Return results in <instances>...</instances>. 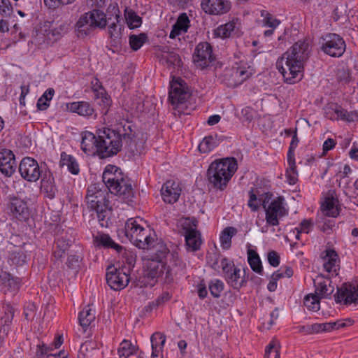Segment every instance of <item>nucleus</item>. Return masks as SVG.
Masks as SVG:
<instances>
[{"label":"nucleus","mask_w":358,"mask_h":358,"mask_svg":"<svg viewBox=\"0 0 358 358\" xmlns=\"http://www.w3.org/2000/svg\"><path fill=\"white\" fill-rule=\"evenodd\" d=\"M190 20L186 13L179 15L176 24L173 26L169 37L174 38L182 33L187 31L189 27Z\"/></svg>","instance_id":"nucleus-28"},{"label":"nucleus","mask_w":358,"mask_h":358,"mask_svg":"<svg viewBox=\"0 0 358 358\" xmlns=\"http://www.w3.org/2000/svg\"><path fill=\"white\" fill-rule=\"evenodd\" d=\"M85 202L87 208L93 213L92 215L96 214L100 225L107 227L110 207L106 189L99 183L90 185L87 190Z\"/></svg>","instance_id":"nucleus-4"},{"label":"nucleus","mask_w":358,"mask_h":358,"mask_svg":"<svg viewBox=\"0 0 358 358\" xmlns=\"http://www.w3.org/2000/svg\"><path fill=\"white\" fill-rule=\"evenodd\" d=\"M59 163L62 166H66L68 171L73 175H78L80 172L79 164L76 158L65 152H61Z\"/></svg>","instance_id":"nucleus-33"},{"label":"nucleus","mask_w":358,"mask_h":358,"mask_svg":"<svg viewBox=\"0 0 358 358\" xmlns=\"http://www.w3.org/2000/svg\"><path fill=\"white\" fill-rule=\"evenodd\" d=\"M169 250L164 243L155 246V252L145 261V276L150 280L148 285L152 287L159 280H167L171 277V269L167 265Z\"/></svg>","instance_id":"nucleus-2"},{"label":"nucleus","mask_w":358,"mask_h":358,"mask_svg":"<svg viewBox=\"0 0 358 358\" xmlns=\"http://www.w3.org/2000/svg\"><path fill=\"white\" fill-rule=\"evenodd\" d=\"M201 6L208 15H222L231 10V3L229 0H202Z\"/></svg>","instance_id":"nucleus-18"},{"label":"nucleus","mask_w":358,"mask_h":358,"mask_svg":"<svg viewBox=\"0 0 358 358\" xmlns=\"http://www.w3.org/2000/svg\"><path fill=\"white\" fill-rule=\"evenodd\" d=\"M150 341L151 358H163V348L166 342V336L159 332H156L152 335Z\"/></svg>","instance_id":"nucleus-26"},{"label":"nucleus","mask_w":358,"mask_h":358,"mask_svg":"<svg viewBox=\"0 0 358 358\" xmlns=\"http://www.w3.org/2000/svg\"><path fill=\"white\" fill-rule=\"evenodd\" d=\"M19 171L22 178L28 182H34L43 176L38 162L31 157H24L19 165Z\"/></svg>","instance_id":"nucleus-13"},{"label":"nucleus","mask_w":358,"mask_h":358,"mask_svg":"<svg viewBox=\"0 0 358 358\" xmlns=\"http://www.w3.org/2000/svg\"><path fill=\"white\" fill-rule=\"evenodd\" d=\"M337 204V199L334 198L333 196H327L322 203V211L327 216L335 217L339 214Z\"/></svg>","instance_id":"nucleus-31"},{"label":"nucleus","mask_w":358,"mask_h":358,"mask_svg":"<svg viewBox=\"0 0 358 358\" xmlns=\"http://www.w3.org/2000/svg\"><path fill=\"white\" fill-rule=\"evenodd\" d=\"M124 16L128 27L131 29L138 28L141 25L142 19L133 10L126 8Z\"/></svg>","instance_id":"nucleus-41"},{"label":"nucleus","mask_w":358,"mask_h":358,"mask_svg":"<svg viewBox=\"0 0 358 358\" xmlns=\"http://www.w3.org/2000/svg\"><path fill=\"white\" fill-rule=\"evenodd\" d=\"M241 117L243 120L251 122L254 117V110L250 107H245L241 110Z\"/></svg>","instance_id":"nucleus-61"},{"label":"nucleus","mask_w":358,"mask_h":358,"mask_svg":"<svg viewBox=\"0 0 358 358\" xmlns=\"http://www.w3.org/2000/svg\"><path fill=\"white\" fill-rule=\"evenodd\" d=\"M66 109L71 113L88 118H95L96 114L94 106L88 101H80L66 103Z\"/></svg>","instance_id":"nucleus-23"},{"label":"nucleus","mask_w":358,"mask_h":358,"mask_svg":"<svg viewBox=\"0 0 358 358\" xmlns=\"http://www.w3.org/2000/svg\"><path fill=\"white\" fill-rule=\"evenodd\" d=\"M237 233V229L233 227H226L220 234V241L224 250H229L231 245V239Z\"/></svg>","instance_id":"nucleus-36"},{"label":"nucleus","mask_w":358,"mask_h":358,"mask_svg":"<svg viewBox=\"0 0 358 358\" xmlns=\"http://www.w3.org/2000/svg\"><path fill=\"white\" fill-rule=\"evenodd\" d=\"M81 136V150L88 155H98V136L89 131L82 132Z\"/></svg>","instance_id":"nucleus-24"},{"label":"nucleus","mask_w":358,"mask_h":358,"mask_svg":"<svg viewBox=\"0 0 358 358\" xmlns=\"http://www.w3.org/2000/svg\"><path fill=\"white\" fill-rule=\"evenodd\" d=\"M346 45L343 38L336 34H328L323 37L322 50L327 55L340 57L345 51Z\"/></svg>","instance_id":"nucleus-11"},{"label":"nucleus","mask_w":358,"mask_h":358,"mask_svg":"<svg viewBox=\"0 0 358 358\" xmlns=\"http://www.w3.org/2000/svg\"><path fill=\"white\" fill-rule=\"evenodd\" d=\"M185 241L187 250L191 252L200 250L203 243L199 231L192 227L185 229Z\"/></svg>","instance_id":"nucleus-25"},{"label":"nucleus","mask_w":358,"mask_h":358,"mask_svg":"<svg viewBox=\"0 0 358 358\" xmlns=\"http://www.w3.org/2000/svg\"><path fill=\"white\" fill-rule=\"evenodd\" d=\"M334 297L337 303H343L345 305L356 303L358 301V284H343L338 288Z\"/></svg>","instance_id":"nucleus-17"},{"label":"nucleus","mask_w":358,"mask_h":358,"mask_svg":"<svg viewBox=\"0 0 358 358\" xmlns=\"http://www.w3.org/2000/svg\"><path fill=\"white\" fill-rule=\"evenodd\" d=\"M217 135L206 136L199 145V150L202 153H208L219 145Z\"/></svg>","instance_id":"nucleus-38"},{"label":"nucleus","mask_w":358,"mask_h":358,"mask_svg":"<svg viewBox=\"0 0 358 358\" xmlns=\"http://www.w3.org/2000/svg\"><path fill=\"white\" fill-rule=\"evenodd\" d=\"M73 241L65 237H61L55 241V248L54 249L53 255L55 259H62L66 252L69 250L70 247L73 245Z\"/></svg>","instance_id":"nucleus-32"},{"label":"nucleus","mask_w":358,"mask_h":358,"mask_svg":"<svg viewBox=\"0 0 358 358\" xmlns=\"http://www.w3.org/2000/svg\"><path fill=\"white\" fill-rule=\"evenodd\" d=\"M320 298L317 294L307 295L304 298V306L310 310L317 311L320 306Z\"/></svg>","instance_id":"nucleus-45"},{"label":"nucleus","mask_w":358,"mask_h":358,"mask_svg":"<svg viewBox=\"0 0 358 358\" xmlns=\"http://www.w3.org/2000/svg\"><path fill=\"white\" fill-rule=\"evenodd\" d=\"M267 259L268 264L273 267H277L280 264V256L278 252L274 250L268 252Z\"/></svg>","instance_id":"nucleus-59"},{"label":"nucleus","mask_w":358,"mask_h":358,"mask_svg":"<svg viewBox=\"0 0 358 358\" xmlns=\"http://www.w3.org/2000/svg\"><path fill=\"white\" fill-rule=\"evenodd\" d=\"M248 262L251 269L254 272L259 275L263 274L262 261L258 253L255 250L252 249H249L248 250Z\"/></svg>","instance_id":"nucleus-35"},{"label":"nucleus","mask_w":358,"mask_h":358,"mask_svg":"<svg viewBox=\"0 0 358 358\" xmlns=\"http://www.w3.org/2000/svg\"><path fill=\"white\" fill-rule=\"evenodd\" d=\"M108 285L114 290H120L124 288L129 282V275L124 268L108 266L106 273Z\"/></svg>","instance_id":"nucleus-16"},{"label":"nucleus","mask_w":358,"mask_h":358,"mask_svg":"<svg viewBox=\"0 0 358 358\" xmlns=\"http://www.w3.org/2000/svg\"><path fill=\"white\" fill-rule=\"evenodd\" d=\"M237 22L235 20L229 21L224 24L219 26L214 30V35L216 37L226 38L231 36L236 27Z\"/></svg>","instance_id":"nucleus-37"},{"label":"nucleus","mask_w":358,"mask_h":358,"mask_svg":"<svg viewBox=\"0 0 358 358\" xmlns=\"http://www.w3.org/2000/svg\"><path fill=\"white\" fill-rule=\"evenodd\" d=\"M116 22H113L108 25V31L110 39V44L113 46L117 47L121 44L122 38V28L118 24L120 21L119 15H115Z\"/></svg>","instance_id":"nucleus-30"},{"label":"nucleus","mask_w":358,"mask_h":358,"mask_svg":"<svg viewBox=\"0 0 358 358\" xmlns=\"http://www.w3.org/2000/svg\"><path fill=\"white\" fill-rule=\"evenodd\" d=\"M224 289V283L222 280L219 279H215L214 280H211L209 284V289L210 294L215 298H218L220 296L221 292Z\"/></svg>","instance_id":"nucleus-49"},{"label":"nucleus","mask_w":358,"mask_h":358,"mask_svg":"<svg viewBox=\"0 0 358 358\" xmlns=\"http://www.w3.org/2000/svg\"><path fill=\"white\" fill-rule=\"evenodd\" d=\"M98 156L107 158L116 155L122 146V136L113 129L103 127L97 129Z\"/></svg>","instance_id":"nucleus-7"},{"label":"nucleus","mask_w":358,"mask_h":358,"mask_svg":"<svg viewBox=\"0 0 358 358\" xmlns=\"http://www.w3.org/2000/svg\"><path fill=\"white\" fill-rule=\"evenodd\" d=\"M220 255L217 252L208 253L206 259L208 264L215 271L221 268Z\"/></svg>","instance_id":"nucleus-52"},{"label":"nucleus","mask_w":358,"mask_h":358,"mask_svg":"<svg viewBox=\"0 0 358 358\" xmlns=\"http://www.w3.org/2000/svg\"><path fill=\"white\" fill-rule=\"evenodd\" d=\"M338 120H342L346 122H353L358 120V113L357 111H348L341 106L340 107Z\"/></svg>","instance_id":"nucleus-47"},{"label":"nucleus","mask_w":358,"mask_h":358,"mask_svg":"<svg viewBox=\"0 0 358 358\" xmlns=\"http://www.w3.org/2000/svg\"><path fill=\"white\" fill-rule=\"evenodd\" d=\"M261 16L263 17V24L265 27L275 29L280 24V20L274 17L271 14L263 10L261 11Z\"/></svg>","instance_id":"nucleus-48"},{"label":"nucleus","mask_w":358,"mask_h":358,"mask_svg":"<svg viewBox=\"0 0 358 358\" xmlns=\"http://www.w3.org/2000/svg\"><path fill=\"white\" fill-rule=\"evenodd\" d=\"M55 94L53 88L47 89L43 95L38 99L36 106L40 110H46L50 106V101Z\"/></svg>","instance_id":"nucleus-42"},{"label":"nucleus","mask_w":358,"mask_h":358,"mask_svg":"<svg viewBox=\"0 0 358 358\" xmlns=\"http://www.w3.org/2000/svg\"><path fill=\"white\" fill-rule=\"evenodd\" d=\"M336 145V142L334 139L328 138L327 140H325L322 145L323 153H327L328 151L334 149Z\"/></svg>","instance_id":"nucleus-64"},{"label":"nucleus","mask_w":358,"mask_h":358,"mask_svg":"<svg viewBox=\"0 0 358 358\" xmlns=\"http://www.w3.org/2000/svg\"><path fill=\"white\" fill-rule=\"evenodd\" d=\"M26 255L22 250L12 252L10 259L13 264L22 266L26 262Z\"/></svg>","instance_id":"nucleus-54"},{"label":"nucleus","mask_w":358,"mask_h":358,"mask_svg":"<svg viewBox=\"0 0 358 358\" xmlns=\"http://www.w3.org/2000/svg\"><path fill=\"white\" fill-rule=\"evenodd\" d=\"M148 41V36L145 33H141L138 35L131 34L129 38L130 48L134 51L138 50L144 43Z\"/></svg>","instance_id":"nucleus-43"},{"label":"nucleus","mask_w":358,"mask_h":358,"mask_svg":"<svg viewBox=\"0 0 358 358\" xmlns=\"http://www.w3.org/2000/svg\"><path fill=\"white\" fill-rule=\"evenodd\" d=\"M288 167L286 169V181L289 185H295L298 181V171L296 170V161L293 159H287Z\"/></svg>","instance_id":"nucleus-40"},{"label":"nucleus","mask_w":358,"mask_h":358,"mask_svg":"<svg viewBox=\"0 0 358 358\" xmlns=\"http://www.w3.org/2000/svg\"><path fill=\"white\" fill-rule=\"evenodd\" d=\"M102 180L106 189L111 194L116 195L124 202L131 201L134 196L131 182L124 176L119 167L111 164L107 165L103 171Z\"/></svg>","instance_id":"nucleus-3"},{"label":"nucleus","mask_w":358,"mask_h":358,"mask_svg":"<svg viewBox=\"0 0 358 358\" xmlns=\"http://www.w3.org/2000/svg\"><path fill=\"white\" fill-rule=\"evenodd\" d=\"M106 22L105 13L94 9L80 15L76 24L75 30L78 38H85L91 34L95 28H105Z\"/></svg>","instance_id":"nucleus-8"},{"label":"nucleus","mask_w":358,"mask_h":358,"mask_svg":"<svg viewBox=\"0 0 358 358\" xmlns=\"http://www.w3.org/2000/svg\"><path fill=\"white\" fill-rule=\"evenodd\" d=\"M284 199L278 196L273 199L270 204L265 208L266 221V223L272 227H275L279 224V218L285 216L287 214L285 206H283Z\"/></svg>","instance_id":"nucleus-15"},{"label":"nucleus","mask_w":358,"mask_h":358,"mask_svg":"<svg viewBox=\"0 0 358 358\" xmlns=\"http://www.w3.org/2000/svg\"><path fill=\"white\" fill-rule=\"evenodd\" d=\"M169 99L173 106L185 102L189 96V92L185 82L180 78H173L170 84Z\"/></svg>","instance_id":"nucleus-14"},{"label":"nucleus","mask_w":358,"mask_h":358,"mask_svg":"<svg viewBox=\"0 0 358 358\" xmlns=\"http://www.w3.org/2000/svg\"><path fill=\"white\" fill-rule=\"evenodd\" d=\"M182 192L178 182L173 180H167L161 189L163 201L168 203H174L178 201Z\"/></svg>","instance_id":"nucleus-21"},{"label":"nucleus","mask_w":358,"mask_h":358,"mask_svg":"<svg viewBox=\"0 0 358 358\" xmlns=\"http://www.w3.org/2000/svg\"><path fill=\"white\" fill-rule=\"evenodd\" d=\"M341 105L336 103H330L324 108V117L332 121H338Z\"/></svg>","instance_id":"nucleus-44"},{"label":"nucleus","mask_w":358,"mask_h":358,"mask_svg":"<svg viewBox=\"0 0 358 358\" xmlns=\"http://www.w3.org/2000/svg\"><path fill=\"white\" fill-rule=\"evenodd\" d=\"M45 5L50 9H55L61 4L67 5L73 3L75 0H43Z\"/></svg>","instance_id":"nucleus-57"},{"label":"nucleus","mask_w":358,"mask_h":358,"mask_svg":"<svg viewBox=\"0 0 358 358\" xmlns=\"http://www.w3.org/2000/svg\"><path fill=\"white\" fill-rule=\"evenodd\" d=\"M82 259V257L80 255L74 254L69 256L67 259V266L69 268H76L79 266V263Z\"/></svg>","instance_id":"nucleus-58"},{"label":"nucleus","mask_w":358,"mask_h":358,"mask_svg":"<svg viewBox=\"0 0 358 358\" xmlns=\"http://www.w3.org/2000/svg\"><path fill=\"white\" fill-rule=\"evenodd\" d=\"M333 292V289L324 282H320L316 285L315 293L320 298H327Z\"/></svg>","instance_id":"nucleus-53"},{"label":"nucleus","mask_w":358,"mask_h":358,"mask_svg":"<svg viewBox=\"0 0 358 358\" xmlns=\"http://www.w3.org/2000/svg\"><path fill=\"white\" fill-rule=\"evenodd\" d=\"M252 69L244 62L236 63L229 69H225L220 76L221 83L230 88L241 85L252 76Z\"/></svg>","instance_id":"nucleus-10"},{"label":"nucleus","mask_w":358,"mask_h":358,"mask_svg":"<svg viewBox=\"0 0 358 358\" xmlns=\"http://www.w3.org/2000/svg\"><path fill=\"white\" fill-rule=\"evenodd\" d=\"M238 169L234 157L214 160L207 170V178L214 188L224 190Z\"/></svg>","instance_id":"nucleus-5"},{"label":"nucleus","mask_w":358,"mask_h":358,"mask_svg":"<svg viewBox=\"0 0 358 358\" xmlns=\"http://www.w3.org/2000/svg\"><path fill=\"white\" fill-rule=\"evenodd\" d=\"M309 46L306 40L299 41L277 60L276 68L287 83H295L302 78L304 64L310 52Z\"/></svg>","instance_id":"nucleus-1"},{"label":"nucleus","mask_w":358,"mask_h":358,"mask_svg":"<svg viewBox=\"0 0 358 358\" xmlns=\"http://www.w3.org/2000/svg\"><path fill=\"white\" fill-rule=\"evenodd\" d=\"M215 60L213 48L208 42L199 43L194 50L193 61L196 66L205 69L211 66Z\"/></svg>","instance_id":"nucleus-12"},{"label":"nucleus","mask_w":358,"mask_h":358,"mask_svg":"<svg viewBox=\"0 0 358 358\" xmlns=\"http://www.w3.org/2000/svg\"><path fill=\"white\" fill-rule=\"evenodd\" d=\"M95 319V313L90 306L85 307L83 310L79 313L78 321L80 325L83 328L84 331L90 325L92 322Z\"/></svg>","instance_id":"nucleus-34"},{"label":"nucleus","mask_w":358,"mask_h":358,"mask_svg":"<svg viewBox=\"0 0 358 358\" xmlns=\"http://www.w3.org/2000/svg\"><path fill=\"white\" fill-rule=\"evenodd\" d=\"M338 120H342L346 122H353L358 120V113L357 111H348L341 106L340 107Z\"/></svg>","instance_id":"nucleus-46"},{"label":"nucleus","mask_w":358,"mask_h":358,"mask_svg":"<svg viewBox=\"0 0 358 358\" xmlns=\"http://www.w3.org/2000/svg\"><path fill=\"white\" fill-rule=\"evenodd\" d=\"M299 140L297 137L296 130L294 131V135L292 136L288 152L287 154V159H295V153L294 150L296 148L299 144Z\"/></svg>","instance_id":"nucleus-55"},{"label":"nucleus","mask_w":358,"mask_h":358,"mask_svg":"<svg viewBox=\"0 0 358 358\" xmlns=\"http://www.w3.org/2000/svg\"><path fill=\"white\" fill-rule=\"evenodd\" d=\"M17 164L13 152L7 149L0 151V171L6 176H11L15 171Z\"/></svg>","instance_id":"nucleus-22"},{"label":"nucleus","mask_w":358,"mask_h":358,"mask_svg":"<svg viewBox=\"0 0 358 358\" xmlns=\"http://www.w3.org/2000/svg\"><path fill=\"white\" fill-rule=\"evenodd\" d=\"M299 332L305 335L315 334L317 333V324H308L305 325L299 326Z\"/></svg>","instance_id":"nucleus-56"},{"label":"nucleus","mask_w":358,"mask_h":358,"mask_svg":"<svg viewBox=\"0 0 358 358\" xmlns=\"http://www.w3.org/2000/svg\"><path fill=\"white\" fill-rule=\"evenodd\" d=\"M12 10V6L8 0H1V4L0 5V14L3 15H10Z\"/></svg>","instance_id":"nucleus-62"},{"label":"nucleus","mask_w":358,"mask_h":358,"mask_svg":"<svg viewBox=\"0 0 358 358\" xmlns=\"http://www.w3.org/2000/svg\"><path fill=\"white\" fill-rule=\"evenodd\" d=\"M322 256L324 270L327 273L329 277H334L338 275L340 269V258L338 253L334 249H327Z\"/></svg>","instance_id":"nucleus-19"},{"label":"nucleus","mask_w":358,"mask_h":358,"mask_svg":"<svg viewBox=\"0 0 358 358\" xmlns=\"http://www.w3.org/2000/svg\"><path fill=\"white\" fill-rule=\"evenodd\" d=\"M145 222L139 217L129 219L124 227L125 236L140 249H149L153 245L154 232L145 226Z\"/></svg>","instance_id":"nucleus-6"},{"label":"nucleus","mask_w":358,"mask_h":358,"mask_svg":"<svg viewBox=\"0 0 358 358\" xmlns=\"http://www.w3.org/2000/svg\"><path fill=\"white\" fill-rule=\"evenodd\" d=\"M171 298L172 294L167 291H164L157 298L154 303L156 306H161L170 301Z\"/></svg>","instance_id":"nucleus-60"},{"label":"nucleus","mask_w":358,"mask_h":358,"mask_svg":"<svg viewBox=\"0 0 358 358\" xmlns=\"http://www.w3.org/2000/svg\"><path fill=\"white\" fill-rule=\"evenodd\" d=\"M222 276L227 284L234 289L239 290L247 284L245 276V270L235 265L233 260L223 257L220 259Z\"/></svg>","instance_id":"nucleus-9"},{"label":"nucleus","mask_w":358,"mask_h":358,"mask_svg":"<svg viewBox=\"0 0 358 358\" xmlns=\"http://www.w3.org/2000/svg\"><path fill=\"white\" fill-rule=\"evenodd\" d=\"M94 243L97 247H103L104 248H112L117 252H120L123 248L116 243L108 234H98L94 236Z\"/></svg>","instance_id":"nucleus-29"},{"label":"nucleus","mask_w":358,"mask_h":358,"mask_svg":"<svg viewBox=\"0 0 358 358\" xmlns=\"http://www.w3.org/2000/svg\"><path fill=\"white\" fill-rule=\"evenodd\" d=\"M41 178V189L43 190L48 198L50 199L55 198L57 192V188L55 185V179L52 173H45Z\"/></svg>","instance_id":"nucleus-27"},{"label":"nucleus","mask_w":358,"mask_h":358,"mask_svg":"<svg viewBox=\"0 0 358 358\" xmlns=\"http://www.w3.org/2000/svg\"><path fill=\"white\" fill-rule=\"evenodd\" d=\"M338 329H343L350 327L354 324V320L351 318H343L336 321Z\"/></svg>","instance_id":"nucleus-63"},{"label":"nucleus","mask_w":358,"mask_h":358,"mask_svg":"<svg viewBox=\"0 0 358 358\" xmlns=\"http://www.w3.org/2000/svg\"><path fill=\"white\" fill-rule=\"evenodd\" d=\"M248 195L249 200L248 202V206L250 208L251 211H257L261 204V199L257 198V194L255 192L253 189H251L249 191Z\"/></svg>","instance_id":"nucleus-50"},{"label":"nucleus","mask_w":358,"mask_h":358,"mask_svg":"<svg viewBox=\"0 0 358 358\" xmlns=\"http://www.w3.org/2000/svg\"><path fill=\"white\" fill-rule=\"evenodd\" d=\"M279 344L275 341H271L266 347V357L271 358V354H273V358H280Z\"/></svg>","instance_id":"nucleus-51"},{"label":"nucleus","mask_w":358,"mask_h":358,"mask_svg":"<svg viewBox=\"0 0 358 358\" xmlns=\"http://www.w3.org/2000/svg\"><path fill=\"white\" fill-rule=\"evenodd\" d=\"M7 210L10 215L18 220L26 219L29 216L27 202L17 196L10 197Z\"/></svg>","instance_id":"nucleus-20"},{"label":"nucleus","mask_w":358,"mask_h":358,"mask_svg":"<svg viewBox=\"0 0 358 358\" xmlns=\"http://www.w3.org/2000/svg\"><path fill=\"white\" fill-rule=\"evenodd\" d=\"M136 352V348L129 340H123L118 348L117 355L119 358H128Z\"/></svg>","instance_id":"nucleus-39"}]
</instances>
